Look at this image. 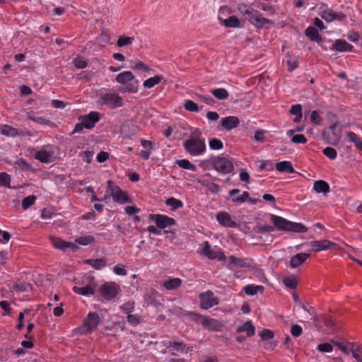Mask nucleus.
Returning a JSON list of instances; mask_svg holds the SVG:
<instances>
[{
	"label": "nucleus",
	"mask_w": 362,
	"mask_h": 362,
	"mask_svg": "<svg viewBox=\"0 0 362 362\" xmlns=\"http://www.w3.org/2000/svg\"><path fill=\"white\" fill-rule=\"evenodd\" d=\"M187 153L192 156H198L206 151L205 141L202 138V132L196 129L191 132L189 138L183 143Z\"/></svg>",
	"instance_id": "f257e3e1"
},
{
	"label": "nucleus",
	"mask_w": 362,
	"mask_h": 362,
	"mask_svg": "<svg viewBox=\"0 0 362 362\" xmlns=\"http://www.w3.org/2000/svg\"><path fill=\"white\" fill-rule=\"evenodd\" d=\"M270 220L274 224V229L276 228L279 230L305 233L308 230L305 226L300 223L292 222L274 214L270 215Z\"/></svg>",
	"instance_id": "f03ea898"
},
{
	"label": "nucleus",
	"mask_w": 362,
	"mask_h": 362,
	"mask_svg": "<svg viewBox=\"0 0 362 362\" xmlns=\"http://www.w3.org/2000/svg\"><path fill=\"white\" fill-rule=\"evenodd\" d=\"M231 14L232 10L229 7H221L218 11V20L223 26L228 28L244 27L245 21H240L235 16Z\"/></svg>",
	"instance_id": "7ed1b4c3"
},
{
	"label": "nucleus",
	"mask_w": 362,
	"mask_h": 362,
	"mask_svg": "<svg viewBox=\"0 0 362 362\" xmlns=\"http://www.w3.org/2000/svg\"><path fill=\"white\" fill-rule=\"evenodd\" d=\"M115 79L117 83L123 85L118 89L120 93H136L138 91L136 85L131 83L134 79V76L131 71H126L120 73Z\"/></svg>",
	"instance_id": "20e7f679"
},
{
	"label": "nucleus",
	"mask_w": 362,
	"mask_h": 362,
	"mask_svg": "<svg viewBox=\"0 0 362 362\" xmlns=\"http://www.w3.org/2000/svg\"><path fill=\"white\" fill-rule=\"evenodd\" d=\"M83 284L82 286H74L73 291L79 295L84 296H90L95 293V290L97 286L96 281L93 276L90 273L85 274L83 276Z\"/></svg>",
	"instance_id": "39448f33"
},
{
	"label": "nucleus",
	"mask_w": 362,
	"mask_h": 362,
	"mask_svg": "<svg viewBox=\"0 0 362 362\" xmlns=\"http://www.w3.org/2000/svg\"><path fill=\"white\" fill-rule=\"evenodd\" d=\"M322 136L327 144L337 145L341 136V130L339 127L338 122H336L329 127L325 128L323 130Z\"/></svg>",
	"instance_id": "423d86ee"
},
{
	"label": "nucleus",
	"mask_w": 362,
	"mask_h": 362,
	"mask_svg": "<svg viewBox=\"0 0 362 362\" xmlns=\"http://www.w3.org/2000/svg\"><path fill=\"white\" fill-rule=\"evenodd\" d=\"M101 320L97 313L90 312L83 321L82 326L79 328L81 334L92 333L100 325Z\"/></svg>",
	"instance_id": "0eeeda50"
},
{
	"label": "nucleus",
	"mask_w": 362,
	"mask_h": 362,
	"mask_svg": "<svg viewBox=\"0 0 362 362\" xmlns=\"http://www.w3.org/2000/svg\"><path fill=\"white\" fill-rule=\"evenodd\" d=\"M107 191L110 193L113 200L117 203L122 204L132 202V200L127 194L111 180L107 181Z\"/></svg>",
	"instance_id": "6e6552de"
},
{
	"label": "nucleus",
	"mask_w": 362,
	"mask_h": 362,
	"mask_svg": "<svg viewBox=\"0 0 362 362\" xmlns=\"http://www.w3.org/2000/svg\"><path fill=\"white\" fill-rule=\"evenodd\" d=\"M211 164L214 169L223 174L230 173L234 168L233 164L230 160L221 156H217L213 158Z\"/></svg>",
	"instance_id": "1a4fd4ad"
},
{
	"label": "nucleus",
	"mask_w": 362,
	"mask_h": 362,
	"mask_svg": "<svg viewBox=\"0 0 362 362\" xmlns=\"http://www.w3.org/2000/svg\"><path fill=\"white\" fill-rule=\"evenodd\" d=\"M199 298L200 300V308L203 310H209L218 305L219 303V299L210 290L200 293Z\"/></svg>",
	"instance_id": "9d476101"
},
{
	"label": "nucleus",
	"mask_w": 362,
	"mask_h": 362,
	"mask_svg": "<svg viewBox=\"0 0 362 362\" xmlns=\"http://www.w3.org/2000/svg\"><path fill=\"white\" fill-rule=\"evenodd\" d=\"M101 296L107 300H113L121 291L120 288L115 283H105L99 288Z\"/></svg>",
	"instance_id": "9b49d317"
},
{
	"label": "nucleus",
	"mask_w": 362,
	"mask_h": 362,
	"mask_svg": "<svg viewBox=\"0 0 362 362\" xmlns=\"http://www.w3.org/2000/svg\"><path fill=\"white\" fill-rule=\"evenodd\" d=\"M192 315L194 317L197 322L201 323L206 329L213 331H218L221 329V324L216 319L204 317L195 313H192Z\"/></svg>",
	"instance_id": "f8f14e48"
},
{
	"label": "nucleus",
	"mask_w": 362,
	"mask_h": 362,
	"mask_svg": "<svg viewBox=\"0 0 362 362\" xmlns=\"http://www.w3.org/2000/svg\"><path fill=\"white\" fill-rule=\"evenodd\" d=\"M202 254L210 259L226 260L224 253L220 249L212 248L208 241L204 243Z\"/></svg>",
	"instance_id": "ddd939ff"
},
{
	"label": "nucleus",
	"mask_w": 362,
	"mask_h": 362,
	"mask_svg": "<svg viewBox=\"0 0 362 362\" xmlns=\"http://www.w3.org/2000/svg\"><path fill=\"white\" fill-rule=\"evenodd\" d=\"M149 218L152 221H154L156 226L160 229L175 225V220L165 215L151 214Z\"/></svg>",
	"instance_id": "4468645a"
},
{
	"label": "nucleus",
	"mask_w": 362,
	"mask_h": 362,
	"mask_svg": "<svg viewBox=\"0 0 362 362\" xmlns=\"http://www.w3.org/2000/svg\"><path fill=\"white\" fill-rule=\"evenodd\" d=\"M78 120L82 122L86 129H93L95 124L100 120V114L98 112L92 111L88 115H81Z\"/></svg>",
	"instance_id": "2eb2a0df"
},
{
	"label": "nucleus",
	"mask_w": 362,
	"mask_h": 362,
	"mask_svg": "<svg viewBox=\"0 0 362 362\" xmlns=\"http://www.w3.org/2000/svg\"><path fill=\"white\" fill-rule=\"evenodd\" d=\"M274 230V228L273 226L267 224L256 226L255 227L253 228L252 233L250 234V237L252 239H256L257 240L250 243V244L253 245H257L259 244L258 240L262 239L261 236H259V234L266 232H272Z\"/></svg>",
	"instance_id": "dca6fc26"
},
{
	"label": "nucleus",
	"mask_w": 362,
	"mask_h": 362,
	"mask_svg": "<svg viewBox=\"0 0 362 362\" xmlns=\"http://www.w3.org/2000/svg\"><path fill=\"white\" fill-rule=\"evenodd\" d=\"M100 98L104 104L110 105L112 108L122 105V98L116 93H105Z\"/></svg>",
	"instance_id": "f3484780"
},
{
	"label": "nucleus",
	"mask_w": 362,
	"mask_h": 362,
	"mask_svg": "<svg viewBox=\"0 0 362 362\" xmlns=\"http://www.w3.org/2000/svg\"><path fill=\"white\" fill-rule=\"evenodd\" d=\"M163 344L167 348L170 349L173 351L179 352L180 354H187L192 351V347L187 346L184 342L175 341H163Z\"/></svg>",
	"instance_id": "a211bd4d"
},
{
	"label": "nucleus",
	"mask_w": 362,
	"mask_h": 362,
	"mask_svg": "<svg viewBox=\"0 0 362 362\" xmlns=\"http://www.w3.org/2000/svg\"><path fill=\"white\" fill-rule=\"evenodd\" d=\"M54 151L48 146H43L35 153V158L41 163H49L52 160Z\"/></svg>",
	"instance_id": "6ab92c4d"
},
{
	"label": "nucleus",
	"mask_w": 362,
	"mask_h": 362,
	"mask_svg": "<svg viewBox=\"0 0 362 362\" xmlns=\"http://www.w3.org/2000/svg\"><path fill=\"white\" fill-rule=\"evenodd\" d=\"M310 245L314 252H319L329 248L337 249L339 247L337 244L327 240L312 241Z\"/></svg>",
	"instance_id": "aec40b11"
},
{
	"label": "nucleus",
	"mask_w": 362,
	"mask_h": 362,
	"mask_svg": "<svg viewBox=\"0 0 362 362\" xmlns=\"http://www.w3.org/2000/svg\"><path fill=\"white\" fill-rule=\"evenodd\" d=\"M216 219L221 226L225 227L235 228L237 226V223L231 219L230 214L225 211L218 213Z\"/></svg>",
	"instance_id": "412c9836"
},
{
	"label": "nucleus",
	"mask_w": 362,
	"mask_h": 362,
	"mask_svg": "<svg viewBox=\"0 0 362 362\" xmlns=\"http://www.w3.org/2000/svg\"><path fill=\"white\" fill-rule=\"evenodd\" d=\"M240 193L238 189H233L229 191L228 194L230 198H226L227 200H230L233 203H243L249 199V193L247 192H243V193L237 196Z\"/></svg>",
	"instance_id": "4be33fe9"
},
{
	"label": "nucleus",
	"mask_w": 362,
	"mask_h": 362,
	"mask_svg": "<svg viewBox=\"0 0 362 362\" xmlns=\"http://www.w3.org/2000/svg\"><path fill=\"white\" fill-rule=\"evenodd\" d=\"M239 124V119L235 116L226 117L223 118L221 120L222 127L228 131L236 128Z\"/></svg>",
	"instance_id": "5701e85b"
},
{
	"label": "nucleus",
	"mask_w": 362,
	"mask_h": 362,
	"mask_svg": "<svg viewBox=\"0 0 362 362\" xmlns=\"http://www.w3.org/2000/svg\"><path fill=\"white\" fill-rule=\"evenodd\" d=\"M236 332L238 334L236 340L239 343H243L246 337L249 336V320L245 322L241 326H239L236 329Z\"/></svg>",
	"instance_id": "b1692460"
},
{
	"label": "nucleus",
	"mask_w": 362,
	"mask_h": 362,
	"mask_svg": "<svg viewBox=\"0 0 362 362\" xmlns=\"http://www.w3.org/2000/svg\"><path fill=\"white\" fill-rule=\"evenodd\" d=\"M308 253L301 252L294 255L290 260V265L292 268H296L303 264L308 257Z\"/></svg>",
	"instance_id": "393cba45"
},
{
	"label": "nucleus",
	"mask_w": 362,
	"mask_h": 362,
	"mask_svg": "<svg viewBox=\"0 0 362 362\" xmlns=\"http://www.w3.org/2000/svg\"><path fill=\"white\" fill-rule=\"evenodd\" d=\"M331 49L339 52H348L353 49V46L346 42L344 40H337L332 45Z\"/></svg>",
	"instance_id": "a878e982"
},
{
	"label": "nucleus",
	"mask_w": 362,
	"mask_h": 362,
	"mask_svg": "<svg viewBox=\"0 0 362 362\" xmlns=\"http://www.w3.org/2000/svg\"><path fill=\"white\" fill-rule=\"evenodd\" d=\"M313 189L317 193L322 194H327L330 190L329 184L322 180L314 182Z\"/></svg>",
	"instance_id": "bb28decb"
},
{
	"label": "nucleus",
	"mask_w": 362,
	"mask_h": 362,
	"mask_svg": "<svg viewBox=\"0 0 362 362\" xmlns=\"http://www.w3.org/2000/svg\"><path fill=\"white\" fill-rule=\"evenodd\" d=\"M182 280L179 278H169L163 283L167 290H174L181 286Z\"/></svg>",
	"instance_id": "cd10ccee"
},
{
	"label": "nucleus",
	"mask_w": 362,
	"mask_h": 362,
	"mask_svg": "<svg viewBox=\"0 0 362 362\" xmlns=\"http://www.w3.org/2000/svg\"><path fill=\"white\" fill-rule=\"evenodd\" d=\"M250 22L258 28L263 27L264 25L266 23L271 25L273 24V23L270 20L261 16H256L252 13V11H250Z\"/></svg>",
	"instance_id": "c85d7f7f"
},
{
	"label": "nucleus",
	"mask_w": 362,
	"mask_h": 362,
	"mask_svg": "<svg viewBox=\"0 0 362 362\" xmlns=\"http://www.w3.org/2000/svg\"><path fill=\"white\" fill-rule=\"evenodd\" d=\"M276 169L281 173H293V169L290 161H281L276 164Z\"/></svg>",
	"instance_id": "c756f323"
},
{
	"label": "nucleus",
	"mask_w": 362,
	"mask_h": 362,
	"mask_svg": "<svg viewBox=\"0 0 362 362\" xmlns=\"http://www.w3.org/2000/svg\"><path fill=\"white\" fill-rule=\"evenodd\" d=\"M162 81H165V78L162 75H156L153 77H151L144 81L143 85L146 88H151L156 85L160 83Z\"/></svg>",
	"instance_id": "7c9ffc66"
},
{
	"label": "nucleus",
	"mask_w": 362,
	"mask_h": 362,
	"mask_svg": "<svg viewBox=\"0 0 362 362\" xmlns=\"http://www.w3.org/2000/svg\"><path fill=\"white\" fill-rule=\"evenodd\" d=\"M224 261L230 269H233V267H243L246 264L243 259L234 256H230L228 259L226 258V260Z\"/></svg>",
	"instance_id": "2f4dec72"
},
{
	"label": "nucleus",
	"mask_w": 362,
	"mask_h": 362,
	"mask_svg": "<svg viewBox=\"0 0 362 362\" xmlns=\"http://www.w3.org/2000/svg\"><path fill=\"white\" fill-rule=\"evenodd\" d=\"M0 133L6 136H16L19 133L17 129L8 125L0 126Z\"/></svg>",
	"instance_id": "473e14b6"
},
{
	"label": "nucleus",
	"mask_w": 362,
	"mask_h": 362,
	"mask_svg": "<svg viewBox=\"0 0 362 362\" xmlns=\"http://www.w3.org/2000/svg\"><path fill=\"white\" fill-rule=\"evenodd\" d=\"M290 113L291 115H296L295 118L293 119V122L295 123H298L300 122L302 119V106L300 104L292 105Z\"/></svg>",
	"instance_id": "72a5a7b5"
},
{
	"label": "nucleus",
	"mask_w": 362,
	"mask_h": 362,
	"mask_svg": "<svg viewBox=\"0 0 362 362\" xmlns=\"http://www.w3.org/2000/svg\"><path fill=\"white\" fill-rule=\"evenodd\" d=\"M283 283L289 288L294 289L298 285V279L294 275L286 276L283 279Z\"/></svg>",
	"instance_id": "f704fd0d"
},
{
	"label": "nucleus",
	"mask_w": 362,
	"mask_h": 362,
	"mask_svg": "<svg viewBox=\"0 0 362 362\" xmlns=\"http://www.w3.org/2000/svg\"><path fill=\"white\" fill-rule=\"evenodd\" d=\"M305 35L313 41L320 42L321 40L317 30L314 27H308L305 30Z\"/></svg>",
	"instance_id": "c9c22d12"
},
{
	"label": "nucleus",
	"mask_w": 362,
	"mask_h": 362,
	"mask_svg": "<svg viewBox=\"0 0 362 362\" xmlns=\"http://www.w3.org/2000/svg\"><path fill=\"white\" fill-rule=\"evenodd\" d=\"M211 93L218 100H226L229 97L228 92L223 88L213 89Z\"/></svg>",
	"instance_id": "e433bc0d"
},
{
	"label": "nucleus",
	"mask_w": 362,
	"mask_h": 362,
	"mask_svg": "<svg viewBox=\"0 0 362 362\" xmlns=\"http://www.w3.org/2000/svg\"><path fill=\"white\" fill-rule=\"evenodd\" d=\"M14 165L16 168H18L25 172L33 171L32 166L23 158L18 159L15 163Z\"/></svg>",
	"instance_id": "4c0bfd02"
},
{
	"label": "nucleus",
	"mask_w": 362,
	"mask_h": 362,
	"mask_svg": "<svg viewBox=\"0 0 362 362\" xmlns=\"http://www.w3.org/2000/svg\"><path fill=\"white\" fill-rule=\"evenodd\" d=\"M50 240L54 247L60 249L64 251L67 249L68 242H66L59 238L55 237H51Z\"/></svg>",
	"instance_id": "58836bf2"
},
{
	"label": "nucleus",
	"mask_w": 362,
	"mask_h": 362,
	"mask_svg": "<svg viewBox=\"0 0 362 362\" xmlns=\"http://www.w3.org/2000/svg\"><path fill=\"white\" fill-rule=\"evenodd\" d=\"M347 137L350 141L355 144L359 151H362V141L356 133L349 132L347 133Z\"/></svg>",
	"instance_id": "ea45409f"
},
{
	"label": "nucleus",
	"mask_w": 362,
	"mask_h": 362,
	"mask_svg": "<svg viewBox=\"0 0 362 362\" xmlns=\"http://www.w3.org/2000/svg\"><path fill=\"white\" fill-rule=\"evenodd\" d=\"M176 163L180 168L185 170H189L192 171H196L197 170L196 166L187 159L177 160Z\"/></svg>",
	"instance_id": "a19ab883"
},
{
	"label": "nucleus",
	"mask_w": 362,
	"mask_h": 362,
	"mask_svg": "<svg viewBox=\"0 0 362 362\" xmlns=\"http://www.w3.org/2000/svg\"><path fill=\"white\" fill-rule=\"evenodd\" d=\"M165 204L167 206H171V210L173 211L181 208L183 205L181 200L177 199L174 197L167 199L165 200Z\"/></svg>",
	"instance_id": "79ce46f5"
},
{
	"label": "nucleus",
	"mask_w": 362,
	"mask_h": 362,
	"mask_svg": "<svg viewBox=\"0 0 362 362\" xmlns=\"http://www.w3.org/2000/svg\"><path fill=\"white\" fill-rule=\"evenodd\" d=\"M267 134V132L266 130L263 129H258L255 132V134L253 136V139L257 143H264L266 141V134Z\"/></svg>",
	"instance_id": "37998d69"
},
{
	"label": "nucleus",
	"mask_w": 362,
	"mask_h": 362,
	"mask_svg": "<svg viewBox=\"0 0 362 362\" xmlns=\"http://www.w3.org/2000/svg\"><path fill=\"white\" fill-rule=\"evenodd\" d=\"M85 263L90 265L95 269H100L105 265V261L103 259H88Z\"/></svg>",
	"instance_id": "c03bdc74"
},
{
	"label": "nucleus",
	"mask_w": 362,
	"mask_h": 362,
	"mask_svg": "<svg viewBox=\"0 0 362 362\" xmlns=\"http://www.w3.org/2000/svg\"><path fill=\"white\" fill-rule=\"evenodd\" d=\"M134 308H135V303L132 300L126 302L120 306V310L123 313H124L127 315L134 312Z\"/></svg>",
	"instance_id": "a18cd8bd"
},
{
	"label": "nucleus",
	"mask_w": 362,
	"mask_h": 362,
	"mask_svg": "<svg viewBox=\"0 0 362 362\" xmlns=\"http://www.w3.org/2000/svg\"><path fill=\"white\" fill-rule=\"evenodd\" d=\"M134 38L131 37H127V36H120L119 37L117 45L118 47H124V46H128L133 43Z\"/></svg>",
	"instance_id": "49530a36"
},
{
	"label": "nucleus",
	"mask_w": 362,
	"mask_h": 362,
	"mask_svg": "<svg viewBox=\"0 0 362 362\" xmlns=\"http://www.w3.org/2000/svg\"><path fill=\"white\" fill-rule=\"evenodd\" d=\"M287 64L288 70L289 71H293L298 66V59L295 56L287 54Z\"/></svg>",
	"instance_id": "de8ad7c7"
},
{
	"label": "nucleus",
	"mask_w": 362,
	"mask_h": 362,
	"mask_svg": "<svg viewBox=\"0 0 362 362\" xmlns=\"http://www.w3.org/2000/svg\"><path fill=\"white\" fill-rule=\"evenodd\" d=\"M334 15H335V12L332 9L324 10L320 13L321 18L327 22L334 21Z\"/></svg>",
	"instance_id": "09e8293b"
},
{
	"label": "nucleus",
	"mask_w": 362,
	"mask_h": 362,
	"mask_svg": "<svg viewBox=\"0 0 362 362\" xmlns=\"http://www.w3.org/2000/svg\"><path fill=\"white\" fill-rule=\"evenodd\" d=\"M337 345L341 351H343L344 353H345L346 354H349L350 352L353 353V350L355 346V345L352 343H346V344L337 343Z\"/></svg>",
	"instance_id": "8fccbe9b"
},
{
	"label": "nucleus",
	"mask_w": 362,
	"mask_h": 362,
	"mask_svg": "<svg viewBox=\"0 0 362 362\" xmlns=\"http://www.w3.org/2000/svg\"><path fill=\"white\" fill-rule=\"evenodd\" d=\"M184 107L189 112H198L199 111L197 104L190 100H187L185 102Z\"/></svg>",
	"instance_id": "3c124183"
},
{
	"label": "nucleus",
	"mask_w": 362,
	"mask_h": 362,
	"mask_svg": "<svg viewBox=\"0 0 362 362\" xmlns=\"http://www.w3.org/2000/svg\"><path fill=\"white\" fill-rule=\"evenodd\" d=\"M95 241L94 237L91 235L79 237L76 239V243L81 245H88L92 244Z\"/></svg>",
	"instance_id": "603ef678"
},
{
	"label": "nucleus",
	"mask_w": 362,
	"mask_h": 362,
	"mask_svg": "<svg viewBox=\"0 0 362 362\" xmlns=\"http://www.w3.org/2000/svg\"><path fill=\"white\" fill-rule=\"evenodd\" d=\"M156 291L151 289L148 291L144 295V300L147 304L153 305L156 300Z\"/></svg>",
	"instance_id": "864d4df0"
},
{
	"label": "nucleus",
	"mask_w": 362,
	"mask_h": 362,
	"mask_svg": "<svg viewBox=\"0 0 362 362\" xmlns=\"http://www.w3.org/2000/svg\"><path fill=\"white\" fill-rule=\"evenodd\" d=\"M36 197L34 195L25 197L22 201V207L23 209H28L30 206L33 205L35 202Z\"/></svg>",
	"instance_id": "5fc2aeb1"
},
{
	"label": "nucleus",
	"mask_w": 362,
	"mask_h": 362,
	"mask_svg": "<svg viewBox=\"0 0 362 362\" xmlns=\"http://www.w3.org/2000/svg\"><path fill=\"white\" fill-rule=\"evenodd\" d=\"M0 307L4 310L2 313L3 316H11V304L7 300L0 301Z\"/></svg>",
	"instance_id": "6e6d98bb"
},
{
	"label": "nucleus",
	"mask_w": 362,
	"mask_h": 362,
	"mask_svg": "<svg viewBox=\"0 0 362 362\" xmlns=\"http://www.w3.org/2000/svg\"><path fill=\"white\" fill-rule=\"evenodd\" d=\"M10 180L11 177L6 173L3 172L0 173V186L11 188L9 185Z\"/></svg>",
	"instance_id": "4d7b16f0"
},
{
	"label": "nucleus",
	"mask_w": 362,
	"mask_h": 362,
	"mask_svg": "<svg viewBox=\"0 0 362 362\" xmlns=\"http://www.w3.org/2000/svg\"><path fill=\"white\" fill-rule=\"evenodd\" d=\"M73 64L77 69H84L88 65L87 62L84 60L81 57H76L73 61Z\"/></svg>",
	"instance_id": "13d9d810"
},
{
	"label": "nucleus",
	"mask_w": 362,
	"mask_h": 362,
	"mask_svg": "<svg viewBox=\"0 0 362 362\" xmlns=\"http://www.w3.org/2000/svg\"><path fill=\"white\" fill-rule=\"evenodd\" d=\"M352 356L358 362H362V346L355 345Z\"/></svg>",
	"instance_id": "bf43d9fd"
},
{
	"label": "nucleus",
	"mask_w": 362,
	"mask_h": 362,
	"mask_svg": "<svg viewBox=\"0 0 362 362\" xmlns=\"http://www.w3.org/2000/svg\"><path fill=\"white\" fill-rule=\"evenodd\" d=\"M28 117L37 122V124H48L49 123V121L42 117H37V116H34L30 113H28Z\"/></svg>",
	"instance_id": "052dcab7"
},
{
	"label": "nucleus",
	"mask_w": 362,
	"mask_h": 362,
	"mask_svg": "<svg viewBox=\"0 0 362 362\" xmlns=\"http://www.w3.org/2000/svg\"><path fill=\"white\" fill-rule=\"evenodd\" d=\"M317 349L320 352L330 353L333 350V346L329 343H322L318 344Z\"/></svg>",
	"instance_id": "680f3d73"
},
{
	"label": "nucleus",
	"mask_w": 362,
	"mask_h": 362,
	"mask_svg": "<svg viewBox=\"0 0 362 362\" xmlns=\"http://www.w3.org/2000/svg\"><path fill=\"white\" fill-rule=\"evenodd\" d=\"M323 153L329 158L333 160L336 158L337 153V151L332 147H326L323 149Z\"/></svg>",
	"instance_id": "e2e57ef3"
},
{
	"label": "nucleus",
	"mask_w": 362,
	"mask_h": 362,
	"mask_svg": "<svg viewBox=\"0 0 362 362\" xmlns=\"http://www.w3.org/2000/svg\"><path fill=\"white\" fill-rule=\"evenodd\" d=\"M209 146L214 150H220L223 148V142L218 139H213L209 141Z\"/></svg>",
	"instance_id": "0e129e2a"
},
{
	"label": "nucleus",
	"mask_w": 362,
	"mask_h": 362,
	"mask_svg": "<svg viewBox=\"0 0 362 362\" xmlns=\"http://www.w3.org/2000/svg\"><path fill=\"white\" fill-rule=\"evenodd\" d=\"M259 334L263 340L271 339L274 337L273 332L267 329H262Z\"/></svg>",
	"instance_id": "69168bd1"
},
{
	"label": "nucleus",
	"mask_w": 362,
	"mask_h": 362,
	"mask_svg": "<svg viewBox=\"0 0 362 362\" xmlns=\"http://www.w3.org/2000/svg\"><path fill=\"white\" fill-rule=\"evenodd\" d=\"M310 121L312 123L315 124H320L322 122V118L320 116L317 111H313L310 115Z\"/></svg>",
	"instance_id": "338daca9"
},
{
	"label": "nucleus",
	"mask_w": 362,
	"mask_h": 362,
	"mask_svg": "<svg viewBox=\"0 0 362 362\" xmlns=\"http://www.w3.org/2000/svg\"><path fill=\"white\" fill-rule=\"evenodd\" d=\"M291 333L293 337H298L302 334L303 329L298 325H293L291 326Z\"/></svg>",
	"instance_id": "774afa93"
}]
</instances>
